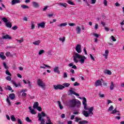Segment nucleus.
<instances>
[{
    "label": "nucleus",
    "instance_id": "f257e3e1",
    "mask_svg": "<svg viewBox=\"0 0 124 124\" xmlns=\"http://www.w3.org/2000/svg\"><path fill=\"white\" fill-rule=\"evenodd\" d=\"M82 99L83 101L82 102V104L84 106V108L85 110H88L89 112H88V111L83 110L82 111V114L84 115L85 117L86 118H88L89 116H90V114H91L92 115H93V107H92L90 108H88L87 107V99L85 97H82Z\"/></svg>",
    "mask_w": 124,
    "mask_h": 124
},
{
    "label": "nucleus",
    "instance_id": "f03ea898",
    "mask_svg": "<svg viewBox=\"0 0 124 124\" xmlns=\"http://www.w3.org/2000/svg\"><path fill=\"white\" fill-rule=\"evenodd\" d=\"M67 106L70 108H75V107L79 108L81 106V102L76 99H73L68 101Z\"/></svg>",
    "mask_w": 124,
    "mask_h": 124
},
{
    "label": "nucleus",
    "instance_id": "7ed1b4c3",
    "mask_svg": "<svg viewBox=\"0 0 124 124\" xmlns=\"http://www.w3.org/2000/svg\"><path fill=\"white\" fill-rule=\"evenodd\" d=\"M77 59H79V61H78ZM85 60H87V58L85 57V56L80 55L78 53H76L75 54V56L74 57V62L77 63L78 62H80V63H84Z\"/></svg>",
    "mask_w": 124,
    "mask_h": 124
},
{
    "label": "nucleus",
    "instance_id": "20e7f679",
    "mask_svg": "<svg viewBox=\"0 0 124 124\" xmlns=\"http://www.w3.org/2000/svg\"><path fill=\"white\" fill-rule=\"evenodd\" d=\"M42 114V115H41ZM41 114L39 113L38 115V121L39 122H41V123L40 124H45V120H44V118H42L43 117H47V114L45 113L44 111H42L41 112Z\"/></svg>",
    "mask_w": 124,
    "mask_h": 124
},
{
    "label": "nucleus",
    "instance_id": "39448f33",
    "mask_svg": "<svg viewBox=\"0 0 124 124\" xmlns=\"http://www.w3.org/2000/svg\"><path fill=\"white\" fill-rule=\"evenodd\" d=\"M37 84L39 87L42 88V90H45V88H46V85L45 83L42 81V80L40 79H38L37 81Z\"/></svg>",
    "mask_w": 124,
    "mask_h": 124
},
{
    "label": "nucleus",
    "instance_id": "423d86ee",
    "mask_svg": "<svg viewBox=\"0 0 124 124\" xmlns=\"http://www.w3.org/2000/svg\"><path fill=\"white\" fill-rule=\"evenodd\" d=\"M3 39H11V37L8 34L2 36V37L0 38V42L1 44L3 43Z\"/></svg>",
    "mask_w": 124,
    "mask_h": 124
},
{
    "label": "nucleus",
    "instance_id": "0eeeda50",
    "mask_svg": "<svg viewBox=\"0 0 124 124\" xmlns=\"http://www.w3.org/2000/svg\"><path fill=\"white\" fill-rule=\"evenodd\" d=\"M54 90H63L64 89V86L58 84L57 85H54Z\"/></svg>",
    "mask_w": 124,
    "mask_h": 124
},
{
    "label": "nucleus",
    "instance_id": "6e6552de",
    "mask_svg": "<svg viewBox=\"0 0 124 124\" xmlns=\"http://www.w3.org/2000/svg\"><path fill=\"white\" fill-rule=\"evenodd\" d=\"M101 81L102 82H104V81L103 80V78H101V80L100 79L97 80L96 82L95 83V87H99V86H102V84L101 83Z\"/></svg>",
    "mask_w": 124,
    "mask_h": 124
},
{
    "label": "nucleus",
    "instance_id": "1a4fd4ad",
    "mask_svg": "<svg viewBox=\"0 0 124 124\" xmlns=\"http://www.w3.org/2000/svg\"><path fill=\"white\" fill-rule=\"evenodd\" d=\"M76 50L78 54H80L81 52H82V50H81V46L80 44H78L77 46H76Z\"/></svg>",
    "mask_w": 124,
    "mask_h": 124
},
{
    "label": "nucleus",
    "instance_id": "9d476101",
    "mask_svg": "<svg viewBox=\"0 0 124 124\" xmlns=\"http://www.w3.org/2000/svg\"><path fill=\"white\" fill-rule=\"evenodd\" d=\"M42 28V29H44L45 28V22H43L41 23L38 24V29H40Z\"/></svg>",
    "mask_w": 124,
    "mask_h": 124
},
{
    "label": "nucleus",
    "instance_id": "9b49d317",
    "mask_svg": "<svg viewBox=\"0 0 124 124\" xmlns=\"http://www.w3.org/2000/svg\"><path fill=\"white\" fill-rule=\"evenodd\" d=\"M32 6L34 7V8H38L39 7V4L35 1H33L32 2Z\"/></svg>",
    "mask_w": 124,
    "mask_h": 124
},
{
    "label": "nucleus",
    "instance_id": "f8f14e48",
    "mask_svg": "<svg viewBox=\"0 0 124 124\" xmlns=\"http://www.w3.org/2000/svg\"><path fill=\"white\" fill-rule=\"evenodd\" d=\"M58 5L61 6V7H64L65 8H66V7H67V4H66V3L60 2L58 3Z\"/></svg>",
    "mask_w": 124,
    "mask_h": 124
},
{
    "label": "nucleus",
    "instance_id": "ddd939ff",
    "mask_svg": "<svg viewBox=\"0 0 124 124\" xmlns=\"http://www.w3.org/2000/svg\"><path fill=\"white\" fill-rule=\"evenodd\" d=\"M15 94H14V93H10L9 95V98H10V99H11L12 100H14V99H15Z\"/></svg>",
    "mask_w": 124,
    "mask_h": 124
},
{
    "label": "nucleus",
    "instance_id": "4468645a",
    "mask_svg": "<svg viewBox=\"0 0 124 124\" xmlns=\"http://www.w3.org/2000/svg\"><path fill=\"white\" fill-rule=\"evenodd\" d=\"M69 92H70L71 94H75V95H76V96H80V94L76 93V92H74L71 89L69 90Z\"/></svg>",
    "mask_w": 124,
    "mask_h": 124
},
{
    "label": "nucleus",
    "instance_id": "2eb2a0df",
    "mask_svg": "<svg viewBox=\"0 0 124 124\" xmlns=\"http://www.w3.org/2000/svg\"><path fill=\"white\" fill-rule=\"evenodd\" d=\"M0 58L2 60H5V59H6V57H5V56H4V53H3L2 52L0 53Z\"/></svg>",
    "mask_w": 124,
    "mask_h": 124
},
{
    "label": "nucleus",
    "instance_id": "dca6fc26",
    "mask_svg": "<svg viewBox=\"0 0 124 124\" xmlns=\"http://www.w3.org/2000/svg\"><path fill=\"white\" fill-rule=\"evenodd\" d=\"M104 73V74H108V75H112V72L109 70H105Z\"/></svg>",
    "mask_w": 124,
    "mask_h": 124
},
{
    "label": "nucleus",
    "instance_id": "f3484780",
    "mask_svg": "<svg viewBox=\"0 0 124 124\" xmlns=\"http://www.w3.org/2000/svg\"><path fill=\"white\" fill-rule=\"evenodd\" d=\"M20 2H21L20 0H13L12 1V5H14L15 4H16V3H20Z\"/></svg>",
    "mask_w": 124,
    "mask_h": 124
},
{
    "label": "nucleus",
    "instance_id": "a211bd4d",
    "mask_svg": "<svg viewBox=\"0 0 124 124\" xmlns=\"http://www.w3.org/2000/svg\"><path fill=\"white\" fill-rule=\"evenodd\" d=\"M76 31H77V33L78 34H79L81 33V28H80V27L77 26L76 28Z\"/></svg>",
    "mask_w": 124,
    "mask_h": 124
},
{
    "label": "nucleus",
    "instance_id": "6ab92c4d",
    "mask_svg": "<svg viewBox=\"0 0 124 124\" xmlns=\"http://www.w3.org/2000/svg\"><path fill=\"white\" fill-rule=\"evenodd\" d=\"M68 66H69V67H72V68H73L74 69H77V66H76L75 65H73V63H69L68 64Z\"/></svg>",
    "mask_w": 124,
    "mask_h": 124
},
{
    "label": "nucleus",
    "instance_id": "aec40b11",
    "mask_svg": "<svg viewBox=\"0 0 124 124\" xmlns=\"http://www.w3.org/2000/svg\"><path fill=\"white\" fill-rule=\"evenodd\" d=\"M5 24L6 27H7V28H9L10 29H11V28H12V23H11V22L8 21Z\"/></svg>",
    "mask_w": 124,
    "mask_h": 124
},
{
    "label": "nucleus",
    "instance_id": "412c9836",
    "mask_svg": "<svg viewBox=\"0 0 124 124\" xmlns=\"http://www.w3.org/2000/svg\"><path fill=\"white\" fill-rule=\"evenodd\" d=\"M54 72L56 73H58V74H60V73H61V72L59 69V67H55L54 69Z\"/></svg>",
    "mask_w": 124,
    "mask_h": 124
},
{
    "label": "nucleus",
    "instance_id": "4be33fe9",
    "mask_svg": "<svg viewBox=\"0 0 124 124\" xmlns=\"http://www.w3.org/2000/svg\"><path fill=\"white\" fill-rule=\"evenodd\" d=\"M47 121L46 123V124H52V121H51V119L50 117L47 116L46 117Z\"/></svg>",
    "mask_w": 124,
    "mask_h": 124
},
{
    "label": "nucleus",
    "instance_id": "5701e85b",
    "mask_svg": "<svg viewBox=\"0 0 124 124\" xmlns=\"http://www.w3.org/2000/svg\"><path fill=\"white\" fill-rule=\"evenodd\" d=\"M114 87H115L114 83L113 82V81H111L110 83V85L109 86V89L110 91H113V90H114Z\"/></svg>",
    "mask_w": 124,
    "mask_h": 124
},
{
    "label": "nucleus",
    "instance_id": "b1692460",
    "mask_svg": "<svg viewBox=\"0 0 124 124\" xmlns=\"http://www.w3.org/2000/svg\"><path fill=\"white\" fill-rule=\"evenodd\" d=\"M39 104L38 103V102H35L33 105V108L34 109H36L37 107L39 106Z\"/></svg>",
    "mask_w": 124,
    "mask_h": 124
},
{
    "label": "nucleus",
    "instance_id": "393cba45",
    "mask_svg": "<svg viewBox=\"0 0 124 124\" xmlns=\"http://www.w3.org/2000/svg\"><path fill=\"white\" fill-rule=\"evenodd\" d=\"M105 54H103V57H105L106 60H107V57H108V54H109V51H108V50H106Z\"/></svg>",
    "mask_w": 124,
    "mask_h": 124
},
{
    "label": "nucleus",
    "instance_id": "a878e982",
    "mask_svg": "<svg viewBox=\"0 0 124 124\" xmlns=\"http://www.w3.org/2000/svg\"><path fill=\"white\" fill-rule=\"evenodd\" d=\"M12 83H13V84L14 86H15L16 88H18V87H21L20 83H18V84H17V83H16V82H15V81H13Z\"/></svg>",
    "mask_w": 124,
    "mask_h": 124
},
{
    "label": "nucleus",
    "instance_id": "bb28decb",
    "mask_svg": "<svg viewBox=\"0 0 124 124\" xmlns=\"http://www.w3.org/2000/svg\"><path fill=\"white\" fill-rule=\"evenodd\" d=\"M21 8H23V9H29L30 8V7H29L26 5H24V4L21 5Z\"/></svg>",
    "mask_w": 124,
    "mask_h": 124
},
{
    "label": "nucleus",
    "instance_id": "cd10ccee",
    "mask_svg": "<svg viewBox=\"0 0 124 124\" xmlns=\"http://www.w3.org/2000/svg\"><path fill=\"white\" fill-rule=\"evenodd\" d=\"M117 113H120V111L117 110V108H116L114 110H112V111L111 112V114L114 115V114H116Z\"/></svg>",
    "mask_w": 124,
    "mask_h": 124
},
{
    "label": "nucleus",
    "instance_id": "c85d7f7f",
    "mask_svg": "<svg viewBox=\"0 0 124 124\" xmlns=\"http://www.w3.org/2000/svg\"><path fill=\"white\" fill-rule=\"evenodd\" d=\"M6 101L8 104L9 106H11V102H10V100H9V97L7 96Z\"/></svg>",
    "mask_w": 124,
    "mask_h": 124
},
{
    "label": "nucleus",
    "instance_id": "c756f323",
    "mask_svg": "<svg viewBox=\"0 0 124 124\" xmlns=\"http://www.w3.org/2000/svg\"><path fill=\"white\" fill-rule=\"evenodd\" d=\"M40 42H41V41L39 40L33 42V44H34V45H37V46L39 45V44H40Z\"/></svg>",
    "mask_w": 124,
    "mask_h": 124
},
{
    "label": "nucleus",
    "instance_id": "7c9ffc66",
    "mask_svg": "<svg viewBox=\"0 0 124 124\" xmlns=\"http://www.w3.org/2000/svg\"><path fill=\"white\" fill-rule=\"evenodd\" d=\"M89 122L87 121L86 120H83L82 121H79V124H88Z\"/></svg>",
    "mask_w": 124,
    "mask_h": 124
},
{
    "label": "nucleus",
    "instance_id": "2f4dec72",
    "mask_svg": "<svg viewBox=\"0 0 124 124\" xmlns=\"http://www.w3.org/2000/svg\"><path fill=\"white\" fill-rule=\"evenodd\" d=\"M63 87H64V88H68V87H69V86H70V84L68 83H66L65 82L63 84Z\"/></svg>",
    "mask_w": 124,
    "mask_h": 124
},
{
    "label": "nucleus",
    "instance_id": "473e14b6",
    "mask_svg": "<svg viewBox=\"0 0 124 124\" xmlns=\"http://www.w3.org/2000/svg\"><path fill=\"white\" fill-rule=\"evenodd\" d=\"M6 57H13V55L11 54L10 52H7L5 54Z\"/></svg>",
    "mask_w": 124,
    "mask_h": 124
},
{
    "label": "nucleus",
    "instance_id": "72a5a7b5",
    "mask_svg": "<svg viewBox=\"0 0 124 124\" xmlns=\"http://www.w3.org/2000/svg\"><path fill=\"white\" fill-rule=\"evenodd\" d=\"M27 84L29 85V89H31L32 85H31V83L30 80H27Z\"/></svg>",
    "mask_w": 124,
    "mask_h": 124
},
{
    "label": "nucleus",
    "instance_id": "f704fd0d",
    "mask_svg": "<svg viewBox=\"0 0 124 124\" xmlns=\"http://www.w3.org/2000/svg\"><path fill=\"white\" fill-rule=\"evenodd\" d=\"M58 103L59 105L60 108L61 109V110H62L63 108V107L62 105V104H61V102L60 101H58Z\"/></svg>",
    "mask_w": 124,
    "mask_h": 124
},
{
    "label": "nucleus",
    "instance_id": "c9c22d12",
    "mask_svg": "<svg viewBox=\"0 0 124 124\" xmlns=\"http://www.w3.org/2000/svg\"><path fill=\"white\" fill-rule=\"evenodd\" d=\"M2 20L4 23H5V24H6V23H8V20H7V18H6L5 17H3L2 18Z\"/></svg>",
    "mask_w": 124,
    "mask_h": 124
},
{
    "label": "nucleus",
    "instance_id": "e433bc0d",
    "mask_svg": "<svg viewBox=\"0 0 124 124\" xmlns=\"http://www.w3.org/2000/svg\"><path fill=\"white\" fill-rule=\"evenodd\" d=\"M11 120L12 122H15V121H16V118H15V116H14V115H12L11 116Z\"/></svg>",
    "mask_w": 124,
    "mask_h": 124
},
{
    "label": "nucleus",
    "instance_id": "4c0bfd02",
    "mask_svg": "<svg viewBox=\"0 0 124 124\" xmlns=\"http://www.w3.org/2000/svg\"><path fill=\"white\" fill-rule=\"evenodd\" d=\"M59 27H65V26H67V23H61L60 25H59Z\"/></svg>",
    "mask_w": 124,
    "mask_h": 124
},
{
    "label": "nucleus",
    "instance_id": "58836bf2",
    "mask_svg": "<svg viewBox=\"0 0 124 124\" xmlns=\"http://www.w3.org/2000/svg\"><path fill=\"white\" fill-rule=\"evenodd\" d=\"M5 90H8V91H12V88H11V86L8 85L7 88L5 87Z\"/></svg>",
    "mask_w": 124,
    "mask_h": 124
},
{
    "label": "nucleus",
    "instance_id": "ea45409f",
    "mask_svg": "<svg viewBox=\"0 0 124 124\" xmlns=\"http://www.w3.org/2000/svg\"><path fill=\"white\" fill-rule=\"evenodd\" d=\"M30 113H31V114L32 115H35V114H36V112H35V110H34L33 109H31Z\"/></svg>",
    "mask_w": 124,
    "mask_h": 124
},
{
    "label": "nucleus",
    "instance_id": "a19ab883",
    "mask_svg": "<svg viewBox=\"0 0 124 124\" xmlns=\"http://www.w3.org/2000/svg\"><path fill=\"white\" fill-rule=\"evenodd\" d=\"M16 41H17V42H19V44H21L24 41V39H23V38H21L20 40L16 39Z\"/></svg>",
    "mask_w": 124,
    "mask_h": 124
},
{
    "label": "nucleus",
    "instance_id": "79ce46f5",
    "mask_svg": "<svg viewBox=\"0 0 124 124\" xmlns=\"http://www.w3.org/2000/svg\"><path fill=\"white\" fill-rule=\"evenodd\" d=\"M3 65L5 69H7V68H8V66L6 64V63H5V62H4L3 63Z\"/></svg>",
    "mask_w": 124,
    "mask_h": 124
},
{
    "label": "nucleus",
    "instance_id": "37998d69",
    "mask_svg": "<svg viewBox=\"0 0 124 124\" xmlns=\"http://www.w3.org/2000/svg\"><path fill=\"white\" fill-rule=\"evenodd\" d=\"M113 109H114V106H110V107L108 108V111H113Z\"/></svg>",
    "mask_w": 124,
    "mask_h": 124
},
{
    "label": "nucleus",
    "instance_id": "c03bdc74",
    "mask_svg": "<svg viewBox=\"0 0 124 124\" xmlns=\"http://www.w3.org/2000/svg\"><path fill=\"white\" fill-rule=\"evenodd\" d=\"M45 53V51L43 49H42L41 50H40V51L39 52V55H42V54Z\"/></svg>",
    "mask_w": 124,
    "mask_h": 124
},
{
    "label": "nucleus",
    "instance_id": "a18cd8bd",
    "mask_svg": "<svg viewBox=\"0 0 124 124\" xmlns=\"http://www.w3.org/2000/svg\"><path fill=\"white\" fill-rule=\"evenodd\" d=\"M5 73L7 75H9V76H12L11 73L8 70L6 71Z\"/></svg>",
    "mask_w": 124,
    "mask_h": 124
},
{
    "label": "nucleus",
    "instance_id": "49530a36",
    "mask_svg": "<svg viewBox=\"0 0 124 124\" xmlns=\"http://www.w3.org/2000/svg\"><path fill=\"white\" fill-rule=\"evenodd\" d=\"M34 24H33V22L31 23V30H33L34 29Z\"/></svg>",
    "mask_w": 124,
    "mask_h": 124
},
{
    "label": "nucleus",
    "instance_id": "de8ad7c7",
    "mask_svg": "<svg viewBox=\"0 0 124 124\" xmlns=\"http://www.w3.org/2000/svg\"><path fill=\"white\" fill-rule=\"evenodd\" d=\"M67 3L71 5H75V4H74V3L71 1H67Z\"/></svg>",
    "mask_w": 124,
    "mask_h": 124
},
{
    "label": "nucleus",
    "instance_id": "09e8293b",
    "mask_svg": "<svg viewBox=\"0 0 124 124\" xmlns=\"http://www.w3.org/2000/svg\"><path fill=\"white\" fill-rule=\"evenodd\" d=\"M36 109H37L38 111H39V112H41V111H42V108L39 106H38Z\"/></svg>",
    "mask_w": 124,
    "mask_h": 124
},
{
    "label": "nucleus",
    "instance_id": "8fccbe9b",
    "mask_svg": "<svg viewBox=\"0 0 124 124\" xmlns=\"http://www.w3.org/2000/svg\"><path fill=\"white\" fill-rule=\"evenodd\" d=\"M59 40L60 41H62V42H64V41L65 40V37H63V38H59Z\"/></svg>",
    "mask_w": 124,
    "mask_h": 124
},
{
    "label": "nucleus",
    "instance_id": "3c124183",
    "mask_svg": "<svg viewBox=\"0 0 124 124\" xmlns=\"http://www.w3.org/2000/svg\"><path fill=\"white\" fill-rule=\"evenodd\" d=\"M99 97H102V98L105 97L104 94H101V92L99 93Z\"/></svg>",
    "mask_w": 124,
    "mask_h": 124
},
{
    "label": "nucleus",
    "instance_id": "603ef678",
    "mask_svg": "<svg viewBox=\"0 0 124 124\" xmlns=\"http://www.w3.org/2000/svg\"><path fill=\"white\" fill-rule=\"evenodd\" d=\"M26 121L28 122V123H31V120L30 119L29 117H26Z\"/></svg>",
    "mask_w": 124,
    "mask_h": 124
},
{
    "label": "nucleus",
    "instance_id": "864d4df0",
    "mask_svg": "<svg viewBox=\"0 0 124 124\" xmlns=\"http://www.w3.org/2000/svg\"><path fill=\"white\" fill-rule=\"evenodd\" d=\"M6 80H7V81H11V77L10 76H7L6 78Z\"/></svg>",
    "mask_w": 124,
    "mask_h": 124
},
{
    "label": "nucleus",
    "instance_id": "5fc2aeb1",
    "mask_svg": "<svg viewBox=\"0 0 124 124\" xmlns=\"http://www.w3.org/2000/svg\"><path fill=\"white\" fill-rule=\"evenodd\" d=\"M69 26H70V27H74V26H76L75 23H68Z\"/></svg>",
    "mask_w": 124,
    "mask_h": 124
},
{
    "label": "nucleus",
    "instance_id": "6e6d98bb",
    "mask_svg": "<svg viewBox=\"0 0 124 124\" xmlns=\"http://www.w3.org/2000/svg\"><path fill=\"white\" fill-rule=\"evenodd\" d=\"M17 29H18V27H17V26H15L13 27H12V30H13L14 31H16Z\"/></svg>",
    "mask_w": 124,
    "mask_h": 124
},
{
    "label": "nucleus",
    "instance_id": "4d7b16f0",
    "mask_svg": "<svg viewBox=\"0 0 124 124\" xmlns=\"http://www.w3.org/2000/svg\"><path fill=\"white\" fill-rule=\"evenodd\" d=\"M17 123L19 124H22V121H21V119H20L19 118L17 119Z\"/></svg>",
    "mask_w": 124,
    "mask_h": 124
},
{
    "label": "nucleus",
    "instance_id": "13d9d810",
    "mask_svg": "<svg viewBox=\"0 0 124 124\" xmlns=\"http://www.w3.org/2000/svg\"><path fill=\"white\" fill-rule=\"evenodd\" d=\"M63 75V78H67V73L66 72H64Z\"/></svg>",
    "mask_w": 124,
    "mask_h": 124
},
{
    "label": "nucleus",
    "instance_id": "bf43d9fd",
    "mask_svg": "<svg viewBox=\"0 0 124 124\" xmlns=\"http://www.w3.org/2000/svg\"><path fill=\"white\" fill-rule=\"evenodd\" d=\"M75 119H76V120H75V122H76L77 123H78V122H79V121H80V119H79V118H78V117H76Z\"/></svg>",
    "mask_w": 124,
    "mask_h": 124
},
{
    "label": "nucleus",
    "instance_id": "052dcab7",
    "mask_svg": "<svg viewBox=\"0 0 124 124\" xmlns=\"http://www.w3.org/2000/svg\"><path fill=\"white\" fill-rule=\"evenodd\" d=\"M74 86H80V83H78V82H75L74 84Z\"/></svg>",
    "mask_w": 124,
    "mask_h": 124
},
{
    "label": "nucleus",
    "instance_id": "680f3d73",
    "mask_svg": "<svg viewBox=\"0 0 124 124\" xmlns=\"http://www.w3.org/2000/svg\"><path fill=\"white\" fill-rule=\"evenodd\" d=\"M107 0H104V4L105 6H107Z\"/></svg>",
    "mask_w": 124,
    "mask_h": 124
},
{
    "label": "nucleus",
    "instance_id": "e2e57ef3",
    "mask_svg": "<svg viewBox=\"0 0 124 124\" xmlns=\"http://www.w3.org/2000/svg\"><path fill=\"white\" fill-rule=\"evenodd\" d=\"M96 2V0H91V3L92 4H94Z\"/></svg>",
    "mask_w": 124,
    "mask_h": 124
},
{
    "label": "nucleus",
    "instance_id": "0e129e2a",
    "mask_svg": "<svg viewBox=\"0 0 124 124\" xmlns=\"http://www.w3.org/2000/svg\"><path fill=\"white\" fill-rule=\"evenodd\" d=\"M111 38L112 41L115 42V41H116L117 40H116V38H115L113 37V36H111Z\"/></svg>",
    "mask_w": 124,
    "mask_h": 124
},
{
    "label": "nucleus",
    "instance_id": "69168bd1",
    "mask_svg": "<svg viewBox=\"0 0 124 124\" xmlns=\"http://www.w3.org/2000/svg\"><path fill=\"white\" fill-rule=\"evenodd\" d=\"M94 36H95V37L98 38L99 37V34H96V33H94L93 34Z\"/></svg>",
    "mask_w": 124,
    "mask_h": 124
},
{
    "label": "nucleus",
    "instance_id": "338daca9",
    "mask_svg": "<svg viewBox=\"0 0 124 124\" xmlns=\"http://www.w3.org/2000/svg\"><path fill=\"white\" fill-rule=\"evenodd\" d=\"M95 30H97L98 29V24H96L94 27Z\"/></svg>",
    "mask_w": 124,
    "mask_h": 124
},
{
    "label": "nucleus",
    "instance_id": "774afa93",
    "mask_svg": "<svg viewBox=\"0 0 124 124\" xmlns=\"http://www.w3.org/2000/svg\"><path fill=\"white\" fill-rule=\"evenodd\" d=\"M57 124H64V123L63 122H62L61 121H58L57 122Z\"/></svg>",
    "mask_w": 124,
    "mask_h": 124
}]
</instances>
